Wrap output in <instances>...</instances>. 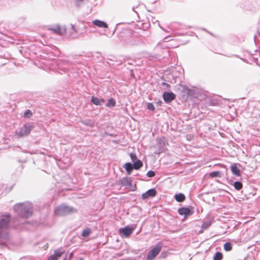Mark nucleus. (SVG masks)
<instances>
[{
	"mask_svg": "<svg viewBox=\"0 0 260 260\" xmlns=\"http://www.w3.org/2000/svg\"><path fill=\"white\" fill-rule=\"evenodd\" d=\"M14 210L18 216L23 218H28L32 215L33 206L31 203L25 202L16 204Z\"/></svg>",
	"mask_w": 260,
	"mask_h": 260,
	"instance_id": "nucleus-1",
	"label": "nucleus"
},
{
	"mask_svg": "<svg viewBox=\"0 0 260 260\" xmlns=\"http://www.w3.org/2000/svg\"><path fill=\"white\" fill-rule=\"evenodd\" d=\"M10 220V214H0V238L4 239L8 238L7 230L9 227Z\"/></svg>",
	"mask_w": 260,
	"mask_h": 260,
	"instance_id": "nucleus-2",
	"label": "nucleus"
},
{
	"mask_svg": "<svg viewBox=\"0 0 260 260\" xmlns=\"http://www.w3.org/2000/svg\"><path fill=\"white\" fill-rule=\"evenodd\" d=\"M76 209L62 204L57 206L54 211V214L56 216H63L67 215L76 212Z\"/></svg>",
	"mask_w": 260,
	"mask_h": 260,
	"instance_id": "nucleus-3",
	"label": "nucleus"
},
{
	"mask_svg": "<svg viewBox=\"0 0 260 260\" xmlns=\"http://www.w3.org/2000/svg\"><path fill=\"white\" fill-rule=\"evenodd\" d=\"M87 28L86 25L82 22H78L71 24L72 34L80 35L83 34Z\"/></svg>",
	"mask_w": 260,
	"mask_h": 260,
	"instance_id": "nucleus-4",
	"label": "nucleus"
},
{
	"mask_svg": "<svg viewBox=\"0 0 260 260\" xmlns=\"http://www.w3.org/2000/svg\"><path fill=\"white\" fill-rule=\"evenodd\" d=\"M161 247L160 243H157L154 247L148 252L146 259L152 260L159 253L161 249Z\"/></svg>",
	"mask_w": 260,
	"mask_h": 260,
	"instance_id": "nucleus-5",
	"label": "nucleus"
},
{
	"mask_svg": "<svg viewBox=\"0 0 260 260\" xmlns=\"http://www.w3.org/2000/svg\"><path fill=\"white\" fill-rule=\"evenodd\" d=\"M33 126L30 123L24 124L19 129L17 135L22 137L28 135Z\"/></svg>",
	"mask_w": 260,
	"mask_h": 260,
	"instance_id": "nucleus-6",
	"label": "nucleus"
},
{
	"mask_svg": "<svg viewBox=\"0 0 260 260\" xmlns=\"http://www.w3.org/2000/svg\"><path fill=\"white\" fill-rule=\"evenodd\" d=\"M49 30L52 31L53 33L62 36L66 33L67 28L64 26L60 25H54L48 28Z\"/></svg>",
	"mask_w": 260,
	"mask_h": 260,
	"instance_id": "nucleus-7",
	"label": "nucleus"
},
{
	"mask_svg": "<svg viewBox=\"0 0 260 260\" xmlns=\"http://www.w3.org/2000/svg\"><path fill=\"white\" fill-rule=\"evenodd\" d=\"M178 213L181 215H184V218L191 215L193 211H192L189 208L182 207L178 209Z\"/></svg>",
	"mask_w": 260,
	"mask_h": 260,
	"instance_id": "nucleus-8",
	"label": "nucleus"
},
{
	"mask_svg": "<svg viewBox=\"0 0 260 260\" xmlns=\"http://www.w3.org/2000/svg\"><path fill=\"white\" fill-rule=\"evenodd\" d=\"M239 166L237 165V164H233L231 166V170L233 175L236 176H241V168L240 164H238Z\"/></svg>",
	"mask_w": 260,
	"mask_h": 260,
	"instance_id": "nucleus-9",
	"label": "nucleus"
},
{
	"mask_svg": "<svg viewBox=\"0 0 260 260\" xmlns=\"http://www.w3.org/2000/svg\"><path fill=\"white\" fill-rule=\"evenodd\" d=\"M164 100L167 103H170L172 101L174 100L176 95L173 92H165L162 95Z\"/></svg>",
	"mask_w": 260,
	"mask_h": 260,
	"instance_id": "nucleus-10",
	"label": "nucleus"
},
{
	"mask_svg": "<svg viewBox=\"0 0 260 260\" xmlns=\"http://www.w3.org/2000/svg\"><path fill=\"white\" fill-rule=\"evenodd\" d=\"M156 191L155 189L151 188L148 190L145 193H143L142 195V197L143 199H146L150 197H153L155 196Z\"/></svg>",
	"mask_w": 260,
	"mask_h": 260,
	"instance_id": "nucleus-11",
	"label": "nucleus"
},
{
	"mask_svg": "<svg viewBox=\"0 0 260 260\" xmlns=\"http://www.w3.org/2000/svg\"><path fill=\"white\" fill-rule=\"evenodd\" d=\"M134 229H132L128 226H125L124 228L119 229V233L123 234L125 237H127L129 236L133 233Z\"/></svg>",
	"mask_w": 260,
	"mask_h": 260,
	"instance_id": "nucleus-12",
	"label": "nucleus"
},
{
	"mask_svg": "<svg viewBox=\"0 0 260 260\" xmlns=\"http://www.w3.org/2000/svg\"><path fill=\"white\" fill-rule=\"evenodd\" d=\"M121 184L123 186H129L132 185V180L129 177H123L120 180Z\"/></svg>",
	"mask_w": 260,
	"mask_h": 260,
	"instance_id": "nucleus-13",
	"label": "nucleus"
},
{
	"mask_svg": "<svg viewBox=\"0 0 260 260\" xmlns=\"http://www.w3.org/2000/svg\"><path fill=\"white\" fill-rule=\"evenodd\" d=\"M92 23L94 25H95L99 27H103V28H107L108 27V25L106 22H105L103 21H101L100 20H98V19L94 20L92 21Z\"/></svg>",
	"mask_w": 260,
	"mask_h": 260,
	"instance_id": "nucleus-14",
	"label": "nucleus"
},
{
	"mask_svg": "<svg viewBox=\"0 0 260 260\" xmlns=\"http://www.w3.org/2000/svg\"><path fill=\"white\" fill-rule=\"evenodd\" d=\"M91 102L95 105H101L105 102L103 99H99L96 97L92 96L91 99Z\"/></svg>",
	"mask_w": 260,
	"mask_h": 260,
	"instance_id": "nucleus-15",
	"label": "nucleus"
},
{
	"mask_svg": "<svg viewBox=\"0 0 260 260\" xmlns=\"http://www.w3.org/2000/svg\"><path fill=\"white\" fill-rule=\"evenodd\" d=\"M175 200L178 202H182L185 200V197L184 194L180 193L175 196Z\"/></svg>",
	"mask_w": 260,
	"mask_h": 260,
	"instance_id": "nucleus-16",
	"label": "nucleus"
},
{
	"mask_svg": "<svg viewBox=\"0 0 260 260\" xmlns=\"http://www.w3.org/2000/svg\"><path fill=\"white\" fill-rule=\"evenodd\" d=\"M123 168L125 169L128 175H130L134 169L132 164H125Z\"/></svg>",
	"mask_w": 260,
	"mask_h": 260,
	"instance_id": "nucleus-17",
	"label": "nucleus"
},
{
	"mask_svg": "<svg viewBox=\"0 0 260 260\" xmlns=\"http://www.w3.org/2000/svg\"><path fill=\"white\" fill-rule=\"evenodd\" d=\"M209 176L212 178H220L221 177V173L219 171L211 172L209 173Z\"/></svg>",
	"mask_w": 260,
	"mask_h": 260,
	"instance_id": "nucleus-18",
	"label": "nucleus"
},
{
	"mask_svg": "<svg viewBox=\"0 0 260 260\" xmlns=\"http://www.w3.org/2000/svg\"><path fill=\"white\" fill-rule=\"evenodd\" d=\"M234 186L236 190H239L242 189L243 184L240 181H236L234 183Z\"/></svg>",
	"mask_w": 260,
	"mask_h": 260,
	"instance_id": "nucleus-19",
	"label": "nucleus"
},
{
	"mask_svg": "<svg viewBox=\"0 0 260 260\" xmlns=\"http://www.w3.org/2000/svg\"><path fill=\"white\" fill-rule=\"evenodd\" d=\"M90 233H91L90 229L89 228H87L83 231L81 235L83 237H87L89 235V234Z\"/></svg>",
	"mask_w": 260,
	"mask_h": 260,
	"instance_id": "nucleus-20",
	"label": "nucleus"
},
{
	"mask_svg": "<svg viewBox=\"0 0 260 260\" xmlns=\"http://www.w3.org/2000/svg\"><path fill=\"white\" fill-rule=\"evenodd\" d=\"M115 104V101L113 99H110L108 100V103L106 104V106L108 107H114Z\"/></svg>",
	"mask_w": 260,
	"mask_h": 260,
	"instance_id": "nucleus-21",
	"label": "nucleus"
},
{
	"mask_svg": "<svg viewBox=\"0 0 260 260\" xmlns=\"http://www.w3.org/2000/svg\"><path fill=\"white\" fill-rule=\"evenodd\" d=\"M222 258V254L220 252H216L213 257V260H221Z\"/></svg>",
	"mask_w": 260,
	"mask_h": 260,
	"instance_id": "nucleus-22",
	"label": "nucleus"
},
{
	"mask_svg": "<svg viewBox=\"0 0 260 260\" xmlns=\"http://www.w3.org/2000/svg\"><path fill=\"white\" fill-rule=\"evenodd\" d=\"M224 249L225 251H229L232 250V246L231 243L226 242L224 244Z\"/></svg>",
	"mask_w": 260,
	"mask_h": 260,
	"instance_id": "nucleus-23",
	"label": "nucleus"
},
{
	"mask_svg": "<svg viewBox=\"0 0 260 260\" xmlns=\"http://www.w3.org/2000/svg\"><path fill=\"white\" fill-rule=\"evenodd\" d=\"M130 156L133 161V162H142L140 160L137 159V157L136 154L134 153H131Z\"/></svg>",
	"mask_w": 260,
	"mask_h": 260,
	"instance_id": "nucleus-24",
	"label": "nucleus"
},
{
	"mask_svg": "<svg viewBox=\"0 0 260 260\" xmlns=\"http://www.w3.org/2000/svg\"><path fill=\"white\" fill-rule=\"evenodd\" d=\"M211 224V221H206L203 222V223L202 225V228L203 230L207 229L208 227H209Z\"/></svg>",
	"mask_w": 260,
	"mask_h": 260,
	"instance_id": "nucleus-25",
	"label": "nucleus"
},
{
	"mask_svg": "<svg viewBox=\"0 0 260 260\" xmlns=\"http://www.w3.org/2000/svg\"><path fill=\"white\" fill-rule=\"evenodd\" d=\"M32 115V113L31 111L29 110H27L26 111V112L24 113V117L25 118H29Z\"/></svg>",
	"mask_w": 260,
	"mask_h": 260,
	"instance_id": "nucleus-26",
	"label": "nucleus"
},
{
	"mask_svg": "<svg viewBox=\"0 0 260 260\" xmlns=\"http://www.w3.org/2000/svg\"><path fill=\"white\" fill-rule=\"evenodd\" d=\"M62 254V252L59 250H56L54 251V255L56 256V258L58 259L59 257H60Z\"/></svg>",
	"mask_w": 260,
	"mask_h": 260,
	"instance_id": "nucleus-27",
	"label": "nucleus"
},
{
	"mask_svg": "<svg viewBox=\"0 0 260 260\" xmlns=\"http://www.w3.org/2000/svg\"><path fill=\"white\" fill-rule=\"evenodd\" d=\"M143 164H132L133 169H139L143 166Z\"/></svg>",
	"mask_w": 260,
	"mask_h": 260,
	"instance_id": "nucleus-28",
	"label": "nucleus"
},
{
	"mask_svg": "<svg viewBox=\"0 0 260 260\" xmlns=\"http://www.w3.org/2000/svg\"><path fill=\"white\" fill-rule=\"evenodd\" d=\"M147 107L148 109L154 111L155 110V107L152 103H149L147 104Z\"/></svg>",
	"mask_w": 260,
	"mask_h": 260,
	"instance_id": "nucleus-29",
	"label": "nucleus"
},
{
	"mask_svg": "<svg viewBox=\"0 0 260 260\" xmlns=\"http://www.w3.org/2000/svg\"><path fill=\"white\" fill-rule=\"evenodd\" d=\"M146 175L148 177H153L155 176V173L154 171L150 170L147 172Z\"/></svg>",
	"mask_w": 260,
	"mask_h": 260,
	"instance_id": "nucleus-30",
	"label": "nucleus"
},
{
	"mask_svg": "<svg viewBox=\"0 0 260 260\" xmlns=\"http://www.w3.org/2000/svg\"><path fill=\"white\" fill-rule=\"evenodd\" d=\"M48 260H57V258L55 255H52L48 257Z\"/></svg>",
	"mask_w": 260,
	"mask_h": 260,
	"instance_id": "nucleus-31",
	"label": "nucleus"
},
{
	"mask_svg": "<svg viewBox=\"0 0 260 260\" xmlns=\"http://www.w3.org/2000/svg\"><path fill=\"white\" fill-rule=\"evenodd\" d=\"M162 84H163L164 85H166V86H168V87H170V85H169V84H168V83H163Z\"/></svg>",
	"mask_w": 260,
	"mask_h": 260,
	"instance_id": "nucleus-32",
	"label": "nucleus"
},
{
	"mask_svg": "<svg viewBox=\"0 0 260 260\" xmlns=\"http://www.w3.org/2000/svg\"><path fill=\"white\" fill-rule=\"evenodd\" d=\"M256 167L260 168V163H259V164H258V166H257Z\"/></svg>",
	"mask_w": 260,
	"mask_h": 260,
	"instance_id": "nucleus-33",
	"label": "nucleus"
}]
</instances>
